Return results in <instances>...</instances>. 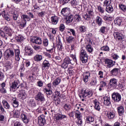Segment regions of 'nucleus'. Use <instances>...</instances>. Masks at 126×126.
I'll list each match as a JSON object with an SVG mask.
<instances>
[{
    "label": "nucleus",
    "instance_id": "f257e3e1",
    "mask_svg": "<svg viewBox=\"0 0 126 126\" xmlns=\"http://www.w3.org/2000/svg\"><path fill=\"white\" fill-rule=\"evenodd\" d=\"M14 53L16 61L19 62V61H20V57H19V55H20V51L19 49H15L14 51L11 49L6 50L4 53V58L5 60H8V59L14 58Z\"/></svg>",
    "mask_w": 126,
    "mask_h": 126
},
{
    "label": "nucleus",
    "instance_id": "f03ea898",
    "mask_svg": "<svg viewBox=\"0 0 126 126\" xmlns=\"http://www.w3.org/2000/svg\"><path fill=\"white\" fill-rule=\"evenodd\" d=\"M70 57L72 58V59H70L69 57H66L64 60L63 63L62 64V67L63 68H67L68 64L70 63L71 64H74L76 63V56H75V51H73V53L72 52L70 53Z\"/></svg>",
    "mask_w": 126,
    "mask_h": 126
},
{
    "label": "nucleus",
    "instance_id": "7ed1b4c3",
    "mask_svg": "<svg viewBox=\"0 0 126 126\" xmlns=\"http://www.w3.org/2000/svg\"><path fill=\"white\" fill-rule=\"evenodd\" d=\"M0 36L7 41L12 40V30L9 27H4L3 31H0Z\"/></svg>",
    "mask_w": 126,
    "mask_h": 126
},
{
    "label": "nucleus",
    "instance_id": "20e7f679",
    "mask_svg": "<svg viewBox=\"0 0 126 126\" xmlns=\"http://www.w3.org/2000/svg\"><path fill=\"white\" fill-rule=\"evenodd\" d=\"M93 95V93H92V92L88 90H86L85 91H82L81 93L79 94V97L82 99V101H86V100L85 99V98H86V97H92V96Z\"/></svg>",
    "mask_w": 126,
    "mask_h": 126
},
{
    "label": "nucleus",
    "instance_id": "39448f33",
    "mask_svg": "<svg viewBox=\"0 0 126 126\" xmlns=\"http://www.w3.org/2000/svg\"><path fill=\"white\" fill-rule=\"evenodd\" d=\"M34 98L36 101L41 102V104L43 105H44V103L46 101V99L45 98L44 94L40 92L37 93Z\"/></svg>",
    "mask_w": 126,
    "mask_h": 126
},
{
    "label": "nucleus",
    "instance_id": "423d86ee",
    "mask_svg": "<svg viewBox=\"0 0 126 126\" xmlns=\"http://www.w3.org/2000/svg\"><path fill=\"white\" fill-rule=\"evenodd\" d=\"M80 57L81 59V61L83 63H87V61L88 60V55L86 53V51L83 49L81 50L80 53Z\"/></svg>",
    "mask_w": 126,
    "mask_h": 126
},
{
    "label": "nucleus",
    "instance_id": "0eeeda50",
    "mask_svg": "<svg viewBox=\"0 0 126 126\" xmlns=\"http://www.w3.org/2000/svg\"><path fill=\"white\" fill-rule=\"evenodd\" d=\"M112 98L115 103H119L122 100V95L119 93H113L112 94Z\"/></svg>",
    "mask_w": 126,
    "mask_h": 126
},
{
    "label": "nucleus",
    "instance_id": "6e6552de",
    "mask_svg": "<svg viewBox=\"0 0 126 126\" xmlns=\"http://www.w3.org/2000/svg\"><path fill=\"white\" fill-rule=\"evenodd\" d=\"M109 86L110 89H116L118 86V80L115 78L111 79L109 81Z\"/></svg>",
    "mask_w": 126,
    "mask_h": 126
},
{
    "label": "nucleus",
    "instance_id": "1a4fd4ad",
    "mask_svg": "<svg viewBox=\"0 0 126 126\" xmlns=\"http://www.w3.org/2000/svg\"><path fill=\"white\" fill-rule=\"evenodd\" d=\"M88 13H86V14H84L83 15V18L84 19H85L86 20H90L91 19V17L93 16L94 15V12H93V10H87Z\"/></svg>",
    "mask_w": 126,
    "mask_h": 126
},
{
    "label": "nucleus",
    "instance_id": "9d476101",
    "mask_svg": "<svg viewBox=\"0 0 126 126\" xmlns=\"http://www.w3.org/2000/svg\"><path fill=\"white\" fill-rule=\"evenodd\" d=\"M114 36L115 39L117 40V41H121V42H124L125 41V37L123 35V34L115 32L114 33Z\"/></svg>",
    "mask_w": 126,
    "mask_h": 126
},
{
    "label": "nucleus",
    "instance_id": "9b49d317",
    "mask_svg": "<svg viewBox=\"0 0 126 126\" xmlns=\"http://www.w3.org/2000/svg\"><path fill=\"white\" fill-rule=\"evenodd\" d=\"M51 85V83H49L46 85V88L44 89L45 93H46L48 96H50L53 94V91H51L52 86Z\"/></svg>",
    "mask_w": 126,
    "mask_h": 126
},
{
    "label": "nucleus",
    "instance_id": "f8f14e48",
    "mask_svg": "<svg viewBox=\"0 0 126 126\" xmlns=\"http://www.w3.org/2000/svg\"><path fill=\"white\" fill-rule=\"evenodd\" d=\"M31 42H32L33 44H37V45H42L43 41L40 37L37 36L33 37L31 39Z\"/></svg>",
    "mask_w": 126,
    "mask_h": 126
},
{
    "label": "nucleus",
    "instance_id": "ddd939ff",
    "mask_svg": "<svg viewBox=\"0 0 126 126\" xmlns=\"http://www.w3.org/2000/svg\"><path fill=\"white\" fill-rule=\"evenodd\" d=\"M33 49L29 46L25 47V54L26 56H32L33 55Z\"/></svg>",
    "mask_w": 126,
    "mask_h": 126
},
{
    "label": "nucleus",
    "instance_id": "4468645a",
    "mask_svg": "<svg viewBox=\"0 0 126 126\" xmlns=\"http://www.w3.org/2000/svg\"><path fill=\"white\" fill-rule=\"evenodd\" d=\"M38 123L40 126H43L46 124V120L44 118V115H40L38 117Z\"/></svg>",
    "mask_w": 126,
    "mask_h": 126
},
{
    "label": "nucleus",
    "instance_id": "2eb2a0df",
    "mask_svg": "<svg viewBox=\"0 0 126 126\" xmlns=\"http://www.w3.org/2000/svg\"><path fill=\"white\" fill-rule=\"evenodd\" d=\"M20 86V84H19V81L17 80H15L14 82H12L11 88L12 89H18Z\"/></svg>",
    "mask_w": 126,
    "mask_h": 126
},
{
    "label": "nucleus",
    "instance_id": "dca6fc26",
    "mask_svg": "<svg viewBox=\"0 0 126 126\" xmlns=\"http://www.w3.org/2000/svg\"><path fill=\"white\" fill-rule=\"evenodd\" d=\"M67 118L66 115H63L60 113H58L56 116H55V119L56 121H62V120L63 119H66Z\"/></svg>",
    "mask_w": 126,
    "mask_h": 126
},
{
    "label": "nucleus",
    "instance_id": "f3484780",
    "mask_svg": "<svg viewBox=\"0 0 126 126\" xmlns=\"http://www.w3.org/2000/svg\"><path fill=\"white\" fill-rule=\"evenodd\" d=\"M105 63L106 64H107V67H108L109 68L112 67V66H113V65H115V64H114V61L109 59L105 60Z\"/></svg>",
    "mask_w": 126,
    "mask_h": 126
},
{
    "label": "nucleus",
    "instance_id": "a211bd4d",
    "mask_svg": "<svg viewBox=\"0 0 126 126\" xmlns=\"http://www.w3.org/2000/svg\"><path fill=\"white\" fill-rule=\"evenodd\" d=\"M51 20L52 24L56 25L59 22V18L57 16H52L51 17Z\"/></svg>",
    "mask_w": 126,
    "mask_h": 126
},
{
    "label": "nucleus",
    "instance_id": "6ab92c4d",
    "mask_svg": "<svg viewBox=\"0 0 126 126\" xmlns=\"http://www.w3.org/2000/svg\"><path fill=\"white\" fill-rule=\"evenodd\" d=\"M74 37L71 36H67L66 38V41L67 44H71L72 42H74Z\"/></svg>",
    "mask_w": 126,
    "mask_h": 126
},
{
    "label": "nucleus",
    "instance_id": "aec40b11",
    "mask_svg": "<svg viewBox=\"0 0 126 126\" xmlns=\"http://www.w3.org/2000/svg\"><path fill=\"white\" fill-rule=\"evenodd\" d=\"M50 65L51 64H50V63H49V61L47 60H44L42 63V69H44L46 67H47V68H49Z\"/></svg>",
    "mask_w": 126,
    "mask_h": 126
},
{
    "label": "nucleus",
    "instance_id": "412c9836",
    "mask_svg": "<svg viewBox=\"0 0 126 126\" xmlns=\"http://www.w3.org/2000/svg\"><path fill=\"white\" fill-rule=\"evenodd\" d=\"M118 110V114L119 115V116H123V115H124V106H120L119 107H118L117 108Z\"/></svg>",
    "mask_w": 126,
    "mask_h": 126
},
{
    "label": "nucleus",
    "instance_id": "4be33fe9",
    "mask_svg": "<svg viewBox=\"0 0 126 126\" xmlns=\"http://www.w3.org/2000/svg\"><path fill=\"white\" fill-rule=\"evenodd\" d=\"M95 21L96 24H97L98 26H101L102 25V23H103V20H102L101 17L99 16L96 17L95 19Z\"/></svg>",
    "mask_w": 126,
    "mask_h": 126
},
{
    "label": "nucleus",
    "instance_id": "5701e85b",
    "mask_svg": "<svg viewBox=\"0 0 126 126\" xmlns=\"http://www.w3.org/2000/svg\"><path fill=\"white\" fill-rule=\"evenodd\" d=\"M119 71H120V68H114L111 71L110 73L112 75H117L118 73H119Z\"/></svg>",
    "mask_w": 126,
    "mask_h": 126
},
{
    "label": "nucleus",
    "instance_id": "b1692460",
    "mask_svg": "<svg viewBox=\"0 0 126 126\" xmlns=\"http://www.w3.org/2000/svg\"><path fill=\"white\" fill-rule=\"evenodd\" d=\"M63 108L66 112H69V111H70V110H71V106L68 103H65L63 105Z\"/></svg>",
    "mask_w": 126,
    "mask_h": 126
},
{
    "label": "nucleus",
    "instance_id": "393cba45",
    "mask_svg": "<svg viewBox=\"0 0 126 126\" xmlns=\"http://www.w3.org/2000/svg\"><path fill=\"white\" fill-rule=\"evenodd\" d=\"M21 18L23 21H27H27H30V20H31V18L26 14H23L21 16Z\"/></svg>",
    "mask_w": 126,
    "mask_h": 126
},
{
    "label": "nucleus",
    "instance_id": "a878e982",
    "mask_svg": "<svg viewBox=\"0 0 126 126\" xmlns=\"http://www.w3.org/2000/svg\"><path fill=\"white\" fill-rule=\"evenodd\" d=\"M18 97H19L20 99H26V93L24 91H22L20 94H18Z\"/></svg>",
    "mask_w": 126,
    "mask_h": 126
},
{
    "label": "nucleus",
    "instance_id": "bb28decb",
    "mask_svg": "<svg viewBox=\"0 0 126 126\" xmlns=\"http://www.w3.org/2000/svg\"><path fill=\"white\" fill-rule=\"evenodd\" d=\"M21 118L25 124H28L29 123V120L27 119V117L25 114H22L21 115Z\"/></svg>",
    "mask_w": 126,
    "mask_h": 126
},
{
    "label": "nucleus",
    "instance_id": "cd10ccee",
    "mask_svg": "<svg viewBox=\"0 0 126 126\" xmlns=\"http://www.w3.org/2000/svg\"><path fill=\"white\" fill-rule=\"evenodd\" d=\"M65 19L66 23H71V22H72V20H73V15L67 16Z\"/></svg>",
    "mask_w": 126,
    "mask_h": 126
},
{
    "label": "nucleus",
    "instance_id": "c85d7f7f",
    "mask_svg": "<svg viewBox=\"0 0 126 126\" xmlns=\"http://www.w3.org/2000/svg\"><path fill=\"white\" fill-rule=\"evenodd\" d=\"M2 105L4 107V108H5V109H10V105H9V104L8 103V102H7V101L5 100H3L2 101Z\"/></svg>",
    "mask_w": 126,
    "mask_h": 126
},
{
    "label": "nucleus",
    "instance_id": "c756f323",
    "mask_svg": "<svg viewBox=\"0 0 126 126\" xmlns=\"http://www.w3.org/2000/svg\"><path fill=\"white\" fill-rule=\"evenodd\" d=\"M106 11L108 13H112L113 11H114V8H113V6L111 5H109L106 6Z\"/></svg>",
    "mask_w": 126,
    "mask_h": 126
},
{
    "label": "nucleus",
    "instance_id": "7c9ffc66",
    "mask_svg": "<svg viewBox=\"0 0 126 126\" xmlns=\"http://www.w3.org/2000/svg\"><path fill=\"white\" fill-rule=\"evenodd\" d=\"M27 23V21H21L20 24H19V26L21 29H23L25 27H26V24Z\"/></svg>",
    "mask_w": 126,
    "mask_h": 126
},
{
    "label": "nucleus",
    "instance_id": "2f4dec72",
    "mask_svg": "<svg viewBox=\"0 0 126 126\" xmlns=\"http://www.w3.org/2000/svg\"><path fill=\"white\" fill-rule=\"evenodd\" d=\"M13 116L14 118H19L20 116V111L15 110L13 112Z\"/></svg>",
    "mask_w": 126,
    "mask_h": 126
},
{
    "label": "nucleus",
    "instance_id": "473e14b6",
    "mask_svg": "<svg viewBox=\"0 0 126 126\" xmlns=\"http://www.w3.org/2000/svg\"><path fill=\"white\" fill-rule=\"evenodd\" d=\"M13 102H12V105L15 108H17L19 106L18 104V101H17V99L16 98H13Z\"/></svg>",
    "mask_w": 126,
    "mask_h": 126
},
{
    "label": "nucleus",
    "instance_id": "72a5a7b5",
    "mask_svg": "<svg viewBox=\"0 0 126 126\" xmlns=\"http://www.w3.org/2000/svg\"><path fill=\"white\" fill-rule=\"evenodd\" d=\"M35 62H41L42 61V55H36L33 58Z\"/></svg>",
    "mask_w": 126,
    "mask_h": 126
},
{
    "label": "nucleus",
    "instance_id": "f704fd0d",
    "mask_svg": "<svg viewBox=\"0 0 126 126\" xmlns=\"http://www.w3.org/2000/svg\"><path fill=\"white\" fill-rule=\"evenodd\" d=\"M115 112L113 111L110 112L109 113H107V116L108 119H114L115 118Z\"/></svg>",
    "mask_w": 126,
    "mask_h": 126
},
{
    "label": "nucleus",
    "instance_id": "c9c22d12",
    "mask_svg": "<svg viewBox=\"0 0 126 126\" xmlns=\"http://www.w3.org/2000/svg\"><path fill=\"white\" fill-rule=\"evenodd\" d=\"M104 104L105 106H109L111 105V101H110V98L106 97L104 99Z\"/></svg>",
    "mask_w": 126,
    "mask_h": 126
},
{
    "label": "nucleus",
    "instance_id": "e433bc0d",
    "mask_svg": "<svg viewBox=\"0 0 126 126\" xmlns=\"http://www.w3.org/2000/svg\"><path fill=\"white\" fill-rule=\"evenodd\" d=\"M61 83V79L58 78L53 82V85L55 87H57Z\"/></svg>",
    "mask_w": 126,
    "mask_h": 126
},
{
    "label": "nucleus",
    "instance_id": "4c0bfd02",
    "mask_svg": "<svg viewBox=\"0 0 126 126\" xmlns=\"http://www.w3.org/2000/svg\"><path fill=\"white\" fill-rule=\"evenodd\" d=\"M94 109L97 111H100V102L98 101H94Z\"/></svg>",
    "mask_w": 126,
    "mask_h": 126
},
{
    "label": "nucleus",
    "instance_id": "58836bf2",
    "mask_svg": "<svg viewBox=\"0 0 126 126\" xmlns=\"http://www.w3.org/2000/svg\"><path fill=\"white\" fill-rule=\"evenodd\" d=\"M101 51H104V52H109L110 48L107 45H105L100 48Z\"/></svg>",
    "mask_w": 126,
    "mask_h": 126
},
{
    "label": "nucleus",
    "instance_id": "ea45409f",
    "mask_svg": "<svg viewBox=\"0 0 126 126\" xmlns=\"http://www.w3.org/2000/svg\"><path fill=\"white\" fill-rule=\"evenodd\" d=\"M69 10V8L68 7H65L63 8V9H62V11H61V14H62V15H65V13H66V12H67V11H68Z\"/></svg>",
    "mask_w": 126,
    "mask_h": 126
},
{
    "label": "nucleus",
    "instance_id": "a19ab883",
    "mask_svg": "<svg viewBox=\"0 0 126 126\" xmlns=\"http://www.w3.org/2000/svg\"><path fill=\"white\" fill-rule=\"evenodd\" d=\"M86 121L88 124H89V123H93V122H94V118L92 116H89L86 118Z\"/></svg>",
    "mask_w": 126,
    "mask_h": 126
},
{
    "label": "nucleus",
    "instance_id": "79ce46f5",
    "mask_svg": "<svg viewBox=\"0 0 126 126\" xmlns=\"http://www.w3.org/2000/svg\"><path fill=\"white\" fill-rule=\"evenodd\" d=\"M86 49L89 52V53H92L93 52V48L91 44H88L86 46Z\"/></svg>",
    "mask_w": 126,
    "mask_h": 126
},
{
    "label": "nucleus",
    "instance_id": "37998d69",
    "mask_svg": "<svg viewBox=\"0 0 126 126\" xmlns=\"http://www.w3.org/2000/svg\"><path fill=\"white\" fill-rule=\"evenodd\" d=\"M5 11H4L2 13V15H4V18L5 19V20L7 21H10V18L9 17V15L8 14H5Z\"/></svg>",
    "mask_w": 126,
    "mask_h": 126
},
{
    "label": "nucleus",
    "instance_id": "c03bdc74",
    "mask_svg": "<svg viewBox=\"0 0 126 126\" xmlns=\"http://www.w3.org/2000/svg\"><path fill=\"white\" fill-rule=\"evenodd\" d=\"M114 23L120 26L121 24H122V20L119 18H117L114 20Z\"/></svg>",
    "mask_w": 126,
    "mask_h": 126
},
{
    "label": "nucleus",
    "instance_id": "a18cd8bd",
    "mask_svg": "<svg viewBox=\"0 0 126 126\" xmlns=\"http://www.w3.org/2000/svg\"><path fill=\"white\" fill-rule=\"evenodd\" d=\"M75 117L77 119H81V113L78 110L75 112Z\"/></svg>",
    "mask_w": 126,
    "mask_h": 126
},
{
    "label": "nucleus",
    "instance_id": "49530a36",
    "mask_svg": "<svg viewBox=\"0 0 126 126\" xmlns=\"http://www.w3.org/2000/svg\"><path fill=\"white\" fill-rule=\"evenodd\" d=\"M5 66L7 69H10L11 68V63L9 61H7L5 64Z\"/></svg>",
    "mask_w": 126,
    "mask_h": 126
},
{
    "label": "nucleus",
    "instance_id": "de8ad7c7",
    "mask_svg": "<svg viewBox=\"0 0 126 126\" xmlns=\"http://www.w3.org/2000/svg\"><path fill=\"white\" fill-rule=\"evenodd\" d=\"M55 94H53L51 96V98H52V99H56V98H57V97H59L61 94V93H60L59 92L57 91L55 92Z\"/></svg>",
    "mask_w": 126,
    "mask_h": 126
},
{
    "label": "nucleus",
    "instance_id": "09e8293b",
    "mask_svg": "<svg viewBox=\"0 0 126 126\" xmlns=\"http://www.w3.org/2000/svg\"><path fill=\"white\" fill-rule=\"evenodd\" d=\"M18 17H19V15L18 13H14L12 15L13 20L14 21H16L17 20Z\"/></svg>",
    "mask_w": 126,
    "mask_h": 126
},
{
    "label": "nucleus",
    "instance_id": "8fccbe9b",
    "mask_svg": "<svg viewBox=\"0 0 126 126\" xmlns=\"http://www.w3.org/2000/svg\"><path fill=\"white\" fill-rule=\"evenodd\" d=\"M79 30L80 32L84 33V32H86V28L84 26H81L79 28Z\"/></svg>",
    "mask_w": 126,
    "mask_h": 126
},
{
    "label": "nucleus",
    "instance_id": "3c124183",
    "mask_svg": "<svg viewBox=\"0 0 126 126\" xmlns=\"http://www.w3.org/2000/svg\"><path fill=\"white\" fill-rule=\"evenodd\" d=\"M16 40L17 42H22V41H23V37L21 35H18L16 37Z\"/></svg>",
    "mask_w": 126,
    "mask_h": 126
},
{
    "label": "nucleus",
    "instance_id": "603ef678",
    "mask_svg": "<svg viewBox=\"0 0 126 126\" xmlns=\"http://www.w3.org/2000/svg\"><path fill=\"white\" fill-rule=\"evenodd\" d=\"M65 28V27L64 26V25L63 24H62L60 25V26L59 27V30L61 32H63Z\"/></svg>",
    "mask_w": 126,
    "mask_h": 126
},
{
    "label": "nucleus",
    "instance_id": "864d4df0",
    "mask_svg": "<svg viewBox=\"0 0 126 126\" xmlns=\"http://www.w3.org/2000/svg\"><path fill=\"white\" fill-rule=\"evenodd\" d=\"M105 79H103V80L101 82H100V87L103 88L107 86V82H106L105 81Z\"/></svg>",
    "mask_w": 126,
    "mask_h": 126
},
{
    "label": "nucleus",
    "instance_id": "5fc2aeb1",
    "mask_svg": "<svg viewBox=\"0 0 126 126\" xmlns=\"http://www.w3.org/2000/svg\"><path fill=\"white\" fill-rule=\"evenodd\" d=\"M104 6H108L111 3V0H106L104 2Z\"/></svg>",
    "mask_w": 126,
    "mask_h": 126
},
{
    "label": "nucleus",
    "instance_id": "6e6d98bb",
    "mask_svg": "<svg viewBox=\"0 0 126 126\" xmlns=\"http://www.w3.org/2000/svg\"><path fill=\"white\" fill-rule=\"evenodd\" d=\"M43 44L44 47H47L49 45V40H48V39L46 38L43 40Z\"/></svg>",
    "mask_w": 126,
    "mask_h": 126
},
{
    "label": "nucleus",
    "instance_id": "4d7b16f0",
    "mask_svg": "<svg viewBox=\"0 0 126 126\" xmlns=\"http://www.w3.org/2000/svg\"><path fill=\"white\" fill-rule=\"evenodd\" d=\"M30 105L31 106V107H35L36 105V104L35 103V101H34V99H31L30 101Z\"/></svg>",
    "mask_w": 126,
    "mask_h": 126
},
{
    "label": "nucleus",
    "instance_id": "13d9d810",
    "mask_svg": "<svg viewBox=\"0 0 126 126\" xmlns=\"http://www.w3.org/2000/svg\"><path fill=\"white\" fill-rule=\"evenodd\" d=\"M119 7L123 11H126V5L120 4V5H119Z\"/></svg>",
    "mask_w": 126,
    "mask_h": 126
},
{
    "label": "nucleus",
    "instance_id": "bf43d9fd",
    "mask_svg": "<svg viewBox=\"0 0 126 126\" xmlns=\"http://www.w3.org/2000/svg\"><path fill=\"white\" fill-rule=\"evenodd\" d=\"M106 28V27H101L99 30L100 32H101L102 34H105Z\"/></svg>",
    "mask_w": 126,
    "mask_h": 126
},
{
    "label": "nucleus",
    "instance_id": "052dcab7",
    "mask_svg": "<svg viewBox=\"0 0 126 126\" xmlns=\"http://www.w3.org/2000/svg\"><path fill=\"white\" fill-rule=\"evenodd\" d=\"M111 18H112L111 17H108L107 16H104L103 17V19L104 21H111Z\"/></svg>",
    "mask_w": 126,
    "mask_h": 126
},
{
    "label": "nucleus",
    "instance_id": "680f3d73",
    "mask_svg": "<svg viewBox=\"0 0 126 126\" xmlns=\"http://www.w3.org/2000/svg\"><path fill=\"white\" fill-rule=\"evenodd\" d=\"M4 79V74L0 71V81H2Z\"/></svg>",
    "mask_w": 126,
    "mask_h": 126
},
{
    "label": "nucleus",
    "instance_id": "e2e57ef3",
    "mask_svg": "<svg viewBox=\"0 0 126 126\" xmlns=\"http://www.w3.org/2000/svg\"><path fill=\"white\" fill-rule=\"evenodd\" d=\"M112 57L113 58V60H115V61L118 60L119 58V57L117 54L114 53L112 54Z\"/></svg>",
    "mask_w": 126,
    "mask_h": 126
},
{
    "label": "nucleus",
    "instance_id": "0e129e2a",
    "mask_svg": "<svg viewBox=\"0 0 126 126\" xmlns=\"http://www.w3.org/2000/svg\"><path fill=\"white\" fill-rule=\"evenodd\" d=\"M98 9L101 13H104V12H105V10H104V8L100 6L98 7Z\"/></svg>",
    "mask_w": 126,
    "mask_h": 126
},
{
    "label": "nucleus",
    "instance_id": "69168bd1",
    "mask_svg": "<svg viewBox=\"0 0 126 126\" xmlns=\"http://www.w3.org/2000/svg\"><path fill=\"white\" fill-rule=\"evenodd\" d=\"M76 124L77 125H81L82 124V120H81V118H78V120L76 121Z\"/></svg>",
    "mask_w": 126,
    "mask_h": 126
},
{
    "label": "nucleus",
    "instance_id": "338daca9",
    "mask_svg": "<svg viewBox=\"0 0 126 126\" xmlns=\"http://www.w3.org/2000/svg\"><path fill=\"white\" fill-rule=\"evenodd\" d=\"M37 86H38L39 87H42L43 84V81H39L37 82Z\"/></svg>",
    "mask_w": 126,
    "mask_h": 126
},
{
    "label": "nucleus",
    "instance_id": "774afa93",
    "mask_svg": "<svg viewBox=\"0 0 126 126\" xmlns=\"http://www.w3.org/2000/svg\"><path fill=\"white\" fill-rule=\"evenodd\" d=\"M14 126H23L22 123L20 122H17L15 123Z\"/></svg>",
    "mask_w": 126,
    "mask_h": 126
}]
</instances>
